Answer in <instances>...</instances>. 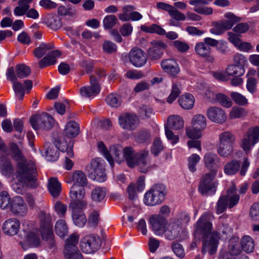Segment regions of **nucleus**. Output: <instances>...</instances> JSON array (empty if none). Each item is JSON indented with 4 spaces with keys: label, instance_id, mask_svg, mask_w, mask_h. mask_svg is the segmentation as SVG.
<instances>
[{
    "label": "nucleus",
    "instance_id": "nucleus-45",
    "mask_svg": "<svg viewBox=\"0 0 259 259\" xmlns=\"http://www.w3.org/2000/svg\"><path fill=\"white\" fill-rule=\"evenodd\" d=\"M242 249L247 253L252 252L254 248L253 240L249 236H244L241 240Z\"/></svg>",
    "mask_w": 259,
    "mask_h": 259
},
{
    "label": "nucleus",
    "instance_id": "nucleus-36",
    "mask_svg": "<svg viewBox=\"0 0 259 259\" xmlns=\"http://www.w3.org/2000/svg\"><path fill=\"white\" fill-rule=\"evenodd\" d=\"M48 187L50 193L53 197H58L61 193V184L56 178H51L49 179Z\"/></svg>",
    "mask_w": 259,
    "mask_h": 259
},
{
    "label": "nucleus",
    "instance_id": "nucleus-48",
    "mask_svg": "<svg viewBox=\"0 0 259 259\" xmlns=\"http://www.w3.org/2000/svg\"><path fill=\"white\" fill-rule=\"evenodd\" d=\"M106 192L104 188L96 187L91 193V198L96 202H101L106 196Z\"/></svg>",
    "mask_w": 259,
    "mask_h": 259
},
{
    "label": "nucleus",
    "instance_id": "nucleus-54",
    "mask_svg": "<svg viewBox=\"0 0 259 259\" xmlns=\"http://www.w3.org/2000/svg\"><path fill=\"white\" fill-rule=\"evenodd\" d=\"M13 88L16 95L19 100H22L25 95V90L23 84L17 80L13 82Z\"/></svg>",
    "mask_w": 259,
    "mask_h": 259
},
{
    "label": "nucleus",
    "instance_id": "nucleus-10",
    "mask_svg": "<svg viewBox=\"0 0 259 259\" xmlns=\"http://www.w3.org/2000/svg\"><path fill=\"white\" fill-rule=\"evenodd\" d=\"M32 127L35 130H49L54 124L53 117L47 113L32 116L30 118Z\"/></svg>",
    "mask_w": 259,
    "mask_h": 259
},
{
    "label": "nucleus",
    "instance_id": "nucleus-44",
    "mask_svg": "<svg viewBox=\"0 0 259 259\" xmlns=\"http://www.w3.org/2000/svg\"><path fill=\"white\" fill-rule=\"evenodd\" d=\"M206 95L209 96L210 98L211 96L213 98H215L216 100L223 106L229 108L232 105V102L230 99L226 96L222 94H217L214 95L213 93L210 91L206 93Z\"/></svg>",
    "mask_w": 259,
    "mask_h": 259
},
{
    "label": "nucleus",
    "instance_id": "nucleus-39",
    "mask_svg": "<svg viewBox=\"0 0 259 259\" xmlns=\"http://www.w3.org/2000/svg\"><path fill=\"white\" fill-rule=\"evenodd\" d=\"M73 185L84 187L88 184V180L85 175L81 170H76L72 175Z\"/></svg>",
    "mask_w": 259,
    "mask_h": 259
},
{
    "label": "nucleus",
    "instance_id": "nucleus-22",
    "mask_svg": "<svg viewBox=\"0 0 259 259\" xmlns=\"http://www.w3.org/2000/svg\"><path fill=\"white\" fill-rule=\"evenodd\" d=\"M206 115L208 119L212 122L222 124L227 119L225 111L217 107H211L206 111Z\"/></svg>",
    "mask_w": 259,
    "mask_h": 259
},
{
    "label": "nucleus",
    "instance_id": "nucleus-52",
    "mask_svg": "<svg viewBox=\"0 0 259 259\" xmlns=\"http://www.w3.org/2000/svg\"><path fill=\"white\" fill-rule=\"evenodd\" d=\"M98 148L99 150L103 153L105 157L106 158L107 161L109 162L111 167H113L114 165L113 158L111 157L110 155L109 154V151L105 146L103 142L100 141L98 143Z\"/></svg>",
    "mask_w": 259,
    "mask_h": 259
},
{
    "label": "nucleus",
    "instance_id": "nucleus-53",
    "mask_svg": "<svg viewBox=\"0 0 259 259\" xmlns=\"http://www.w3.org/2000/svg\"><path fill=\"white\" fill-rule=\"evenodd\" d=\"M117 21V19L115 15L106 16L103 21L104 28L105 29H110L114 26Z\"/></svg>",
    "mask_w": 259,
    "mask_h": 259
},
{
    "label": "nucleus",
    "instance_id": "nucleus-42",
    "mask_svg": "<svg viewBox=\"0 0 259 259\" xmlns=\"http://www.w3.org/2000/svg\"><path fill=\"white\" fill-rule=\"evenodd\" d=\"M240 168V162L236 160H232L225 165L224 172L228 175H234L239 171Z\"/></svg>",
    "mask_w": 259,
    "mask_h": 259
},
{
    "label": "nucleus",
    "instance_id": "nucleus-55",
    "mask_svg": "<svg viewBox=\"0 0 259 259\" xmlns=\"http://www.w3.org/2000/svg\"><path fill=\"white\" fill-rule=\"evenodd\" d=\"M230 97L234 102L238 105L244 106L248 103L247 99L238 92H232L230 94Z\"/></svg>",
    "mask_w": 259,
    "mask_h": 259
},
{
    "label": "nucleus",
    "instance_id": "nucleus-34",
    "mask_svg": "<svg viewBox=\"0 0 259 259\" xmlns=\"http://www.w3.org/2000/svg\"><path fill=\"white\" fill-rule=\"evenodd\" d=\"M54 48L55 46L52 42H41L34 50L33 55L36 58L40 59L46 55L48 51Z\"/></svg>",
    "mask_w": 259,
    "mask_h": 259
},
{
    "label": "nucleus",
    "instance_id": "nucleus-43",
    "mask_svg": "<svg viewBox=\"0 0 259 259\" xmlns=\"http://www.w3.org/2000/svg\"><path fill=\"white\" fill-rule=\"evenodd\" d=\"M56 233L61 238L65 237L68 233V228L65 221L60 219L57 221L55 226Z\"/></svg>",
    "mask_w": 259,
    "mask_h": 259
},
{
    "label": "nucleus",
    "instance_id": "nucleus-50",
    "mask_svg": "<svg viewBox=\"0 0 259 259\" xmlns=\"http://www.w3.org/2000/svg\"><path fill=\"white\" fill-rule=\"evenodd\" d=\"M107 104L113 108L119 107L122 103L121 97L115 94H110L106 98Z\"/></svg>",
    "mask_w": 259,
    "mask_h": 259
},
{
    "label": "nucleus",
    "instance_id": "nucleus-59",
    "mask_svg": "<svg viewBox=\"0 0 259 259\" xmlns=\"http://www.w3.org/2000/svg\"><path fill=\"white\" fill-rule=\"evenodd\" d=\"M202 131V130L192 126L191 128H186V134L190 139H198L201 137Z\"/></svg>",
    "mask_w": 259,
    "mask_h": 259
},
{
    "label": "nucleus",
    "instance_id": "nucleus-23",
    "mask_svg": "<svg viewBox=\"0 0 259 259\" xmlns=\"http://www.w3.org/2000/svg\"><path fill=\"white\" fill-rule=\"evenodd\" d=\"M20 225V222L18 219L11 218L4 222L2 229L5 234L13 236L18 233Z\"/></svg>",
    "mask_w": 259,
    "mask_h": 259
},
{
    "label": "nucleus",
    "instance_id": "nucleus-49",
    "mask_svg": "<svg viewBox=\"0 0 259 259\" xmlns=\"http://www.w3.org/2000/svg\"><path fill=\"white\" fill-rule=\"evenodd\" d=\"M226 72L227 76H242L244 74L245 70L244 68L237 66V65H231L226 68Z\"/></svg>",
    "mask_w": 259,
    "mask_h": 259
},
{
    "label": "nucleus",
    "instance_id": "nucleus-14",
    "mask_svg": "<svg viewBox=\"0 0 259 259\" xmlns=\"http://www.w3.org/2000/svg\"><path fill=\"white\" fill-rule=\"evenodd\" d=\"M120 126L124 130L133 131L136 129L139 124V119L136 114L130 113H123L118 117Z\"/></svg>",
    "mask_w": 259,
    "mask_h": 259
},
{
    "label": "nucleus",
    "instance_id": "nucleus-3",
    "mask_svg": "<svg viewBox=\"0 0 259 259\" xmlns=\"http://www.w3.org/2000/svg\"><path fill=\"white\" fill-rule=\"evenodd\" d=\"M40 232L42 239L46 241L47 249L52 253L56 252L58 249V246L55 239L53 224L50 215H44L41 217L40 222Z\"/></svg>",
    "mask_w": 259,
    "mask_h": 259
},
{
    "label": "nucleus",
    "instance_id": "nucleus-51",
    "mask_svg": "<svg viewBox=\"0 0 259 259\" xmlns=\"http://www.w3.org/2000/svg\"><path fill=\"white\" fill-rule=\"evenodd\" d=\"M195 50L198 55L206 57L210 54L211 49L209 46L206 45L204 42H201L196 45Z\"/></svg>",
    "mask_w": 259,
    "mask_h": 259
},
{
    "label": "nucleus",
    "instance_id": "nucleus-12",
    "mask_svg": "<svg viewBox=\"0 0 259 259\" xmlns=\"http://www.w3.org/2000/svg\"><path fill=\"white\" fill-rule=\"evenodd\" d=\"M259 141V126L248 129L242 140L241 147L246 153Z\"/></svg>",
    "mask_w": 259,
    "mask_h": 259
},
{
    "label": "nucleus",
    "instance_id": "nucleus-24",
    "mask_svg": "<svg viewBox=\"0 0 259 259\" xmlns=\"http://www.w3.org/2000/svg\"><path fill=\"white\" fill-rule=\"evenodd\" d=\"M21 236H23L24 240L23 243L21 242L22 247L26 249L24 247V244H26L29 247H36L39 245L40 240L38 235L34 231H27L24 230L23 231V234Z\"/></svg>",
    "mask_w": 259,
    "mask_h": 259
},
{
    "label": "nucleus",
    "instance_id": "nucleus-38",
    "mask_svg": "<svg viewBox=\"0 0 259 259\" xmlns=\"http://www.w3.org/2000/svg\"><path fill=\"white\" fill-rule=\"evenodd\" d=\"M0 170L4 176H10L14 169L10 160L6 156L0 157Z\"/></svg>",
    "mask_w": 259,
    "mask_h": 259
},
{
    "label": "nucleus",
    "instance_id": "nucleus-29",
    "mask_svg": "<svg viewBox=\"0 0 259 259\" xmlns=\"http://www.w3.org/2000/svg\"><path fill=\"white\" fill-rule=\"evenodd\" d=\"M46 158L48 161H55L58 159L59 155L58 150L64 152V148L61 149L58 144L46 143Z\"/></svg>",
    "mask_w": 259,
    "mask_h": 259
},
{
    "label": "nucleus",
    "instance_id": "nucleus-26",
    "mask_svg": "<svg viewBox=\"0 0 259 259\" xmlns=\"http://www.w3.org/2000/svg\"><path fill=\"white\" fill-rule=\"evenodd\" d=\"M204 162L205 166L211 171H215L220 167V161L216 154L207 152L204 156Z\"/></svg>",
    "mask_w": 259,
    "mask_h": 259
},
{
    "label": "nucleus",
    "instance_id": "nucleus-56",
    "mask_svg": "<svg viewBox=\"0 0 259 259\" xmlns=\"http://www.w3.org/2000/svg\"><path fill=\"white\" fill-rule=\"evenodd\" d=\"M10 197L6 191H3L0 193V207L5 209L10 205Z\"/></svg>",
    "mask_w": 259,
    "mask_h": 259
},
{
    "label": "nucleus",
    "instance_id": "nucleus-35",
    "mask_svg": "<svg viewBox=\"0 0 259 259\" xmlns=\"http://www.w3.org/2000/svg\"><path fill=\"white\" fill-rule=\"evenodd\" d=\"M184 122L183 119L179 115H173L169 116L167 118V126L169 129L179 130L183 128Z\"/></svg>",
    "mask_w": 259,
    "mask_h": 259
},
{
    "label": "nucleus",
    "instance_id": "nucleus-16",
    "mask_svg": "<svg viewBox=\"0 0 259 259\" xmlns=\"http://www.w3.org/2000/svg\"><path fill=\"white\" fill-rule=\"evenodd\" d=\"M239 196L237 194H234L229 198L228 196L223 195L221 196L216 206V212L219 214L223 213L227 207L231 208L237 204L239 200Z\"/></svg>",
    "mask_w": 259,
    "mask_h": 259
},
{
    "label": "nucleus",
    "instance_id": "nucleus-63",
    "mask_svg": "<svg viewBox=\"0 0 259 259\" xmlns=\"http://www.w3.org/2000/svg\"><path fill=\"white\" fill-rule=\"evenodd\" d=\"M169 15L171 18H174L177 21H184L186 19V16L180 12L177 8L173 7L169 13Z\"/></svg>",
    "mask_w": 259,
    "mask_h": 259
},
{
    "label": "nucleus",
    "instance_id": "nucleus-32",
    "mask_svg": "<svg viewBox=\"0 0 259 259\" xmlns=\"http://www.w3.org/2000/svg\"><path fill=\"white\" fill-rule=\"evenodd\" d=\"M79 132V124L75 121L68 122L64 130V135L69 138L76 137Z\"/></svg>",
    "mask_w": 259,
    "mask_h": 259
},
{
    "label": "nucleus",
    "instance_id": "nucleus-6",
    "mask_svg": "<svg viewBox=\"0 0 259 259\" xmlns=\"http://www.w3.org/2000/svg\"><path fill=\"white\" fill-rule=\"evenodd\" d=\"M85 169L90 179L100 183L106 180L103 160L101 158L92 160L90 164L86 166Z\"/></svg>",
    "mask_w": 259,
    "mask_h": 259
},
{
    "label": "nucleus",
    "instance_id": "nucleus-61",
    "mask_svg": "<svg viewBox=\"0 0 259 259\" xmlns=\"http://www.w3.org/2000/svg\"><path fill=\"white\" fill-rule=\"evenodd\" d=\"M103 51L108 54H112L117 51V46L110 40H106L103 44Z\"/></svg>",
    "mask_w": 259,
    "mask_h": 259
},
{
    "label": "nucleus",
    "instance_id": "nucleus-1",
    "mask_svg": "<svg viewBox=\"0 0 259 259\" xmlns=\"http://www.w3.org/2000/svg\"><path fill=\"white\" fill-rule=\"evenodd\" d=\"M9 147L11 157L17 162L15 172L16 179L30 188H37V171L34 162L26 159L15 143H11Z\"/></svg>",
    "mask_w": 259,
    "mask_h": 259
},
{
    "label": "nucleus",
    "instance_id": "nucleus-47",
    "mask_svg": "<svg viewBox=\"0 0 259 259\" xmlns=\"http://www.w3.org/2000/svg\"><path fill=\"white\" fill-rule=\"evenodd\" d=\"M15 72L18 78L27 77L31 74V69L24 64H18L15 67Z\"/></svg>",
    "mask_w": 259,
    "mask_h": 259
},
{
    "label": "nucleus",
    "instance_id": "nucleus-58",
    "mask_svg": "<svg viewBox=\"0 0 259 259\" xmlns=\"http://www.w3.org/2000/svg\"><path fill=\"white\" fill-rule=\"evenodd\" d=\"M58 13L60 15L62 16H72L76 14V11L72 7L61 6L58 8Z\"/></svg>",
    "mask_w": 259,
    "mask_h": 259
},
{
    "label": "nucleus",
    "instance_id": "nucleus-62",
    "mask_svg": "<svg viewBox=\"0 0 259 259\" xmlns=\"http://www.w3.org/2000/svg\"><path fill=\"white\" fill-rule=\"evenodd\" d=\"M190 216L189 214L184 211L180 213L177 218L173 219L174 221H176L182 227L183 225H187L190 221Z\"/></svg>",
    "mask_w": 259,
    "mask_h": 259
},
{
    "label": "nucleus",
    "instance_id": "nucleus-4",
    "mask_svg": "<svg viewBox=\"0 0 259 259\" xmlns=\"http://www.w3.org/2000/svg\"><path fill=\"white\" fill-rule=\"evenodd\" d=\"M166 193L164 185L156 184L145 193L144 203L147 206H155L161 204L164 200Z\"/></svg>",
    "mask_w": 259,
    "mask_h": 259
},
{
    "label": "nucleus",
    "instance_id": "nucleus-31",
    "mask_svg": "<svg viewBox=\"0 0 259 259\" xmlns=\"http://www.w3.org/2000/svg\"><path fill=\"white\" fill-rule=\"evenodd\" d=\"M45 23L48 27L54 30L59 29L62 25L61 18L53 14H49L45 17Z\"/></svg>",
    "mask_w": 259,
    "mask_h": 259
},
{
    "label": "nucleus",
    "instance_id": "nucleus-28",
    "mask_svg": "<svg viewBox=\"0 0 259 259\" xmlns=\"http://www.w3.org/2000/svg\"><path fill=\"white\" fill-rule=\"evenodd\" d=\"M85 207H72V217L74 224L79 227H83L86 222L87 219L83 212V209Z\"/></svg>",
    "mask_w": 259,
    "mask_h": 259
},
{
    "label": "nucleus",
    "instance_id": "nucleus-18",
    "mask_svg": "<svg viewBox=\"0 0 259 259\" xmlns=\"http://www.w3.org/2000/svg\"><path fill=\"white\" fill-rule=\"evenodd\" d=\"M166 47V45L161 40H153L151 42V46L147 51V55L151 60L159 59Z\"/></svg>",
    "mask_w": 259,
    "mask_h": 259
},
{
    "label": "nucleus",
    "instance_id": "nucleus-11",
    "mask_svg": "<svg viewBox=\"0 0 259 259\" xmlns=\"http://www.w3.org/2000/svg\"><path fill=\"white\" fill-rule=\"evenodd\" d=\"M85 194L84 187L73 185L70 188L69 196L71 202L69 207H86L87 202L83 200Z\"/></svg>",
    "mask_w": 259,
    "mask_h": 259
},
{
    "label": "nucleus",
    "instance_id": "nucleus-25",
    "mask_svg": "<svg viewBox=\"0 0 259 259\" xmlns=\"http://www.w3.org/2000/svg\"><path fill=\"white\" fill-rule=\"evenodd\" d=\"M149 152L146 150L141 151L137 154V159L135 161V166L138 167L139 170L141 172L146 173L149 171L151 167L147 160Z\"/></svg>",
    "mask_w": 259,
    "mask_h": 259
},
{
    "label": "nucleus",
    "instance_id": "nucleus-57",
    "mask_svg": "<svg viewBox=\"0 0 259 259\" xmlns=\"http://www.w3.org/2000/svg\"><path fill=\"white\" fill-rule=\"evenodd\" d=\"M163 149V145L160 139L159 138L155 139L151 149L152 154L155 156H158Z\"/></svg>",
    "mask_w": 259,
    "mask_h": 259
},
{
    "label": "nucleus",
    "instance_id": "nucleus-60",
    "mask_svg": "<svg viewBox=\"0 0 259 259\" xmlns=\"http://www.w3.org/2000/svg\"><path fill=\"white\" fill-rule=\"evenodd\" d=\"M247 115V112L245 110L239 107H234L230 112V117L231 118H238L245 116Z\"/></svg>",
    "mask_w": 259,
    "mask_h": 259
},
{
    "label": "nucleus",
    "instance_id": "nucleus-15",
    "mask_svg": "<svg viewBox=\"0 0 259 259\" xmlns=\"http://www.w3.org/2000/svg\"><path fill=\"white\" fill-rule=\"evenodd\" d=\"M164 233L165 238L168 240H182L183 239L185 232L177 222L172 220L167 225Z\"/></svg>",
    "mask_w": 259,
    "mask_h": 259
},
{
    "label": "nucleus",
    "instance_id": "nucleus-7",
    "mask_svg": "<svg viewBox=\"0 0 259 259\" xmlns=\"http://www.w3.org/2000/svg\"><path fill=\"white\" fill-rule=\"evenodd\" d=\"M227 20L212 23L213 27L209 30L210 32L215 35H221L225 31L231 29L233 26L240 21V18L236 17L233 13L229 12L225 14Z\"/></svg>",
    "mask_w": 259,
    "mask_h": 259
},
{
    "label": "nucleus",
    "instance_id": "nucleus-5",
    "mask_svg": "<svg viewBox=\"0 0 259 259\" xmlns=\"http://www.w3.org/2000/svg\"><path fill=\"white\" fill-rule=\"evenodd\" d=\"M235 136L230 132H224L219 135V143L217 151L221 156L227 157L233 152Z\"/></svg>",
    "mask_w": 259,
    "mask_h": 259
},
{
    "label": "nucleus",
    "instance_id": "nucleus-2",
    "mask_svg": "<svg viewBox=\"0 0 259 259\" xmlns=\"http://www.w3.org/2000/svg\"><path fill=\"white\" fill-rule=\"evenodd\" d=\"M211 215L209 212L204 213L195 226V233L201 235L203 238L202 253L205 254L208 252L210 255L215 253L220 238L218 232H211L212 224L208 221V220Z\"/></svg>",
    "mask_w": 259,
    "mask_h": 259
},
{
    "label": "nucleus",
    "instance_id": "nucleus-41",
    "mask_svg": "<svg viewBox=\"0 0 259 259\" xmlns=\"http://www.w3.org/2000/svg\"><path fill=\"white\" fill-rule=\"evenodd\" d=\"M191 124L195 128H198L203 131L206 127V118L202 114H196L192 118Z\"/></svg>",
    "mask_w": 259,
    "mask_h": 259
},
{
    "label": "nucleus",
    "instance_id": "nucleus-37",
    "mask_svg": "<svg viewBox=\"0 0 259 259\" xmlns=\"http://www.w3.org/2000/svg\"><path fill=\"white\" fill-rule=\"evenodd\" d=\"M178 102L183 109L190 110L194 106L195 98L191 94H187L181 96L178 100Z\"/></svg>",
    "mask_w": 259,
    "mask_h": 259
},
{
    "label": "nucleus",
    "instance_id": "nucleus-40",
    "mask_svg": "<svg viewBox=\"0 0 259 259\" xmlns=\"http://www.w3.org/2000/svg\"><path fill=\"white\" fill-rule=\"evenodd\" d=\"M123 150V148L121 145H113L110 147L109 154L112 158L114 156L116 162L120 164L122 161H123V158L122 157Z\"/></svg>",
    "mask_w": 259,
    "mask_h": 259
},
{
    "label": "nucleus",
    "instance_id": "nucleus-30",
    "mask_svg": "<svg viewBox=\"0 0 259 259\" xmlns=\"http://www.w3.org/2000/svg\"><path fill=\"white\" fill-rule=\"evenodd\" d=\"M162 69L172 76L176 75L179 72L178 65L174 59H165L161 62Z\"/></svg>",
    "mask_w": 259,
    "mask_h": 259
},
{
    "label": "nucleus",
    "instance_id": "nucleus-17",
    "mask_svg": "<svg viewBox=\"0 0 259 259\" xmlns=\"http://www.w3.org/2000/svg\"><path fill=\"white\" fill-rule=\"evenodd\" d=\"M128 56L130 62L136 67L143 66L147 60V55L142 49L138 47L131 49Z\"/></svg>",
    "mask_w": 259,
    "mask_h": 259
},
{
    "label": "nucleus",
    "instance_id": "nucleus-27",
    "mask_svg": "<svg viewBox=\"0 0 259 259\" xmlns=\"http://www.w3.org/2000/svg\"><path fill=\"white\" fill-rule=\"evenodd\" d=\"M61 55V53L58 50H53L49 52L39 62V67L41 69L55 64L57 62V58Z\"/></svg>",
    "mask_w": 259,
    "mask_h": 259
},
{
    "label": "nucleus",
    "instance_id": "nucleus-64",
    "mask_svg": "<svg viewBox=\"0 0 259 259\" xmlns=\"http://www.w3.org/2000/svg\"><path fill=\"white\" fill-rule=\"evenodd\" d=\"M54 208L60 217H63L67 211V206L60 201H57L54 205Z\"/></svg>",
    "mask_w": 259,
    "mask_h": 259
},
{
    "label": "nucleus",
    "instance_id": "nucleus-20",
    "mask_svg": "<svg viewBox=\"0 0 259 259\" xmlns=\"http://www.w3.org/2000/svg\"><path fill=\"white\" fill-rule=\"evenodd\" d=\"M90 86L83 87L80 89V93L82 96L90 97L95 96L100 92V85L97 78L93 75L90 77Z\"/></svg>",
    "mask_w": 259,
    "mask_h": 259
},
{
    "label": "nucleus",
    "instance_id": "nucleus-21",
    "mask_svg": "<svg viewBox=\"0 0 259 259\" xmlns=\"http://www.w3.org/2000/svg\"><path fill=\"white\" fill-rule=\"evenodd\" d=\"M10 210L15 215L23 217L27 212V207L22 197L17 196L11 201Z\"/></svg>",
    "mask_w": 259,
    "mask_h": 259
},
{
    "label": "nucleus",
    "instance_id": "nucleus-8",
    "mask_svg": "<svg viewBox=\"0 0 259 259\" xmlns=\"http://www.w3.org/2000/svg\"><path fill=\"white\" fill-rule=\"evenodd\" d=\"M215 176V171L206 173L203 176L198 187V191L201 194L208 196L215 193L218 184L213 181Z\"/></svg>",
    "mask_w": 259,
    "mask_h": 259
},
{
    "label": "nucleus",
    "instance_id": "nucleus-19",
    "mask_svg": "<svg viewBox=\"0 0 259 259\" xmlns=\"http://www.w3.org/2000/svg\"><path fill=\"white\" fill-rule=\"evenodd\" d=\"M149 223L153 232L158 236H162L167 226V221L160 215H154L150 218Z\"/></svg>",
    "mask_w": 259,
    "mask_h": 259
},
{
    "label": "nucleus",
    "instance_id": "nucleus-13",
    "mask_svg": "<svg viewBox=\"0 0 259 259\" xmlns=\"http://www.w3.org/2000/svg\"><path fill=\"white\" fill-rule=\"evenodd\" d=\"M101 243L98 236L93 235L87 236L80 242L81 249L85 253H92L100 247Z\"/></svg>",
    "mask_w": 259,
    "mask_h": 259
},
{
    "label": "nucleus",
    "instance_id": "nucleus-33",
    "mask_svg": "<svg viewBox=\"0 0 259 259\" xmlns=\"http://www.w3.org/2000/svg\"><path fill=\"white\" fill-rule=\"evenodd\" d=\"M123 158L125 160L127 165L131 168L135 166V160L137 159V154L135 153L133 148L130 146L125 147L123 150Z\"/></svg>",
    "mask_w": 259,
    "mask_h": 259
},
{
    "label": "nucleus",
    "instance_id": "nucleus-9",
    "mask_svg": "<svg viewBox=\"0 0 259 259\" xmlns=\"http://www.w3.org/2000/svg\"><path fill=\"white\" fill-rule=\"evenodd\" d=\"M78 239V236L74 234L71 235L67 239L63 251L66 259H83L77 246Z\"/></svg>",
    "mask_w": 259,
    "mask_h": 259
},
{
    "label": "nucleus",
    "instance_id": "nucleus-46",
    "mask_svg": "<svg viewBox=\"0 0 259 259\" xmlns=\"http://www.w3.org/2000/svg\"><path fill=\"white\" fill-rule=\"evenodd\" d=\"M182 87L179 82H173L170 95L166 99L167 103H172L181 93Z\"/></svg>",
    "mask_w": 259,
    "mask_h": 259
}]
</instances>
